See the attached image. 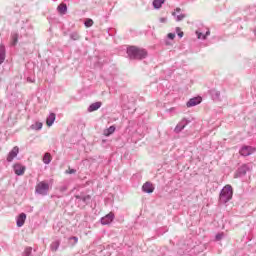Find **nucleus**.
<instances>
[{"label":"nucleus","mask_w":256,"mask_h":256,"mask_svg":"<svg viewBox=\"0 0 256 256\" xmlns=\"http://www.w3.org/2000/svg\"><path fill=\"white\" fill-rule=\"evenodd\" d=\"M127 55L129 59H137L141 61V59H145V57H147V50L137 46H130L127 48Z\"/></svg>","instance_id":"nucleus-1"},{"label":"nucleus","mask_w":256,"mask_h":256,"mask_svg":"<svg viewBox=\"0 0 256 256\" xmlns=\"http://www.w3.org/2000/svg\"><path fill=\"white\" fill-rule=\"evenodd\" d=\"M233 199V187L231 185H226L220 192L219 203L225 204L229 203Z\"/></svg>","instance_id":"nucleus-2"},{"label":"nucleus","mask_w":256,"mask_h":256,"mask_svg":"<svg viewBox=\"0 0 256 256\" xmlns=\"http://www.w3.org/2000/svg\"><path fill=\"white\" fill-rule=\"evenodd\" d=\"M49 189H51V186L47 181H41L36 185V193H38V195H47L49 193Z\"/></svg>","instance_id":"nucleus-3"},{"label":"nucleus","mask_w":256,"mask_h":256,"mask_svg":"<svg viewBox=\"0 0 256 256\" xmlns=\"http://www.w3.org/2000/svg\"><path fill=\"white\" fill-rule=\"evenodd\" d=\"M115 221V213L110 212L100 220L101 225H111Z\"/></svg>","instance_id":"nucleus-4"},{"label":"nucleus","mask_w":256,"mask_h":256,"mask_svg":"<svg viewBox=\"0 0 256 256\" xmlns=\"http://www.w3.org/2000/svg\"><path fill=\"white\" fill-rule=\"evenodd\" d=\"M239 153L242 155V157H249V155H253V153H255V148L251 146H243Z\"/></svg>","instance_id":"nucleus-5"},{"label":"nucleus","mask_w":256,"mask_h":256,"mask_svg":"<svg viewBox=\"0 0 256 256\" xmlns=\"http://www.w3.org/2000/svg\"><path fill=\"white\" fill-rule=\"evenodd\" d=\"M187 125H189V121L187 119H182L177 126L175 127L174 131L175 133H181L182 130L185 129V127H187Z\"/></svg>","instance_id":"nucleus-6"},{"label":"nucleus","mask_w":256,"mask_h":256,"mask_svg":"<svg viewBox=\"0 0 256 256\" xmlns=\"http://www.w3.org/2000/svg\"><path fill=\"white\" fill-rule=\"evenodd\" d=\"M202 101H203V98H201V96L194 97V98H191V99L186 103V106H187V107H195V106L199 105Z\"/></svg>","instance_id":"nucleus-7"},{"label":"nucleus","mask_w":256,"mask_h":256,"mask_svg":"<svg viewBox=\"0 0 256 256\" xmlns=\"http://www.w3.org/2000/svg\"><path fill=\"white\" fill-rule=\"evenodd\" d=\"M17 155H19V147L15 146L7 156L8 163H11Z\"/></svg>","instance_id":"nucleus-8"},{"label":"nucleus","mask_w":256,"mask_h":256,"mask_svg":"<svg viewBox=\"0 0 256 256\" xmlns=\"http://www.w3.org/2000/svg\"><path fill=\"white\" fill-rule=\"evenodd\" d=\"M27 168L20 164V163H16L14 164V172L18 175V176H21V175H25V170Z\"/></svg>","instance_id":"nucleus-9"},{"label":"nucleus","mask_w":256,"mask_h":256,"mask_svg":"<svg viewBox=\"0 0 256 256\" xmlns=\"http://www.w3.org/2000/svg\"><path fill=\"white\" fill-rule=\"evenodd\" d=\"M26 220H27L26 213L19 214V216L16 218L17 227H23V225H25Z\"/></svg>","instance_id":"nucleus-10"},{"label":"nucleus","mask_w":256,"mask_h":256,"mask_svg":"<svg viewBox=\"0 0 256 256\" xmlns=\"http://www.w3.org/2000/svg\"><path fill=\"white\" fill-rule=\"evenodd\" d=\"M142 191H144V193H153V191H155V186H153V183L151 182H146L142 186Z\"/></svg>","instance_id":"nucleus-11"},{"label":"nucleus","mask_w":256,"mask_h":256,"mask_svg":"<svg viewBox=\"0 0 256 256\" xmlns=\"http://www.w3.org/2000/svg\"><path fill=\"white\" fill-rule=\"evenodd\" d=\"M247 171H251L249 165L244 164L240 168H238V177H243V175L247 174Z\"/></svg>","instance_id":"nucleus-12"},{"label":"nucleus","mask_w":256,"mask_h":256,"mask_svg":"<svg viewBox=\"0 0 256 256\" xmlns=\"http://www.w3.org/2000/svg\"><path fill=\"white\" fill-rule=\"evenodd\" d=\"M181 13V8H176L175 12L172 13L174 17H176V21H183L186 17L185 14H179Z\"/></svg>","instance_id":"nucleus-13"},{"label":"nucleus","mask_w":256,"mask_h":256,"mask_svg":"<svg viewBox=\"0 0 256 256\" xmlns=\"http://www.w3.org/2000/svg\"><path fill=\"white\" fill-rule=\"evenodd\" d=\"M57 11L60 15H66L67 14V4L65 3H61L58 7H57Z\"/></svg>","instance_id":"nucleus-14"},{"label":"nucleus","mask_w":256,"mask_h":256,"mask_svg":"<svg viewBox=\"0 0 256 256\" xmlns=\"http://www.w3.org/2000/svg\"><path fill=\"white\" fill-rule=\"evenodd\" d=\"M100 107H101V102H95L89 106L88 111L89 113H93V111H97V109H99Z\"/></svg>","instance_id":"nucleus-15"},{"label":"nucleus","mask_w":256,"mask_h":256,"mask_svg":"<svg viewBox=\"0 0 256 256\" xmlns=\"http://www.w3.org/2000/svg\"><path fill=\"white\" fill-rule=\"evenodd\" d=\"M55 123V113H50V115L46 119V125L48 127H51Z\"/></svg>","instance_id":"nucleus-16"},{"label":"nucleus","mask_w":256,"mask_h":256,"mask_svg":"<svg viewBox=\"0 0 256 256\" xmlns=\"http://www.w3.org/2000/svg\"><path fill=\"white\" fill-rule=\"evenodd\" d=\"M76 199L83 201V203H89L91 201V195H76Z\"/></svg>","instance_id":"nucleus-17"},{"label":"nucleus","mask_w":256,"mask_h":256,"mask_svg":"<svg viewBox=\"0 0 256 256\" xmlns=\"http://www.w3.org/2000/svg\"><path fill=\"white\" fill-rule=\"evenodd\" d=\"M5 61V45H0V65Z\"/></svg>","instance_id":"nucleus-18"},{"label":"nucleus","mask_w":256,"mask_h":256,"mask_svg":"<svg viewBox=\"0 0 256 256\" xmlns=\"http://www.w3.org/2000/svg\"><path fill=\"white\" fill-rule=\"evenodd\" d=\"M196 35L198 37V39H207V37H209V35H211V31L207 30L206 33L203 35V33L196 31Z\"/></svg>","instance_id":"nucleus-19"},{"label":"nucleus","mask_w":256,"mask_h":256,"mask_svg":"<svg viewBox=\"0 0 256 256\" xmlns=\"http://www.w3.org/2000/svg\"><path fill=\"white\" fill-rule=\"evenodd\" d=\"M115 126H110L108 129L104 130L105 137H109V135H113L115 133Z\"/></svg>","instance_id":"nucleus-20"},{"label":"nucleus","mask_w":256,"mask_h":256,"mask_svg":"<svg viewBox=\"0 0 256 256\" xmlns=\"http://www.w3.org/2000/svg\"><path fill=\"white\" fill-rule=\"evenodd\" d=\"M11 39H12L11 45H12V47H15V45H17V43L19 41V34H17V33L12 34Z\"/></svg>","instance_id":"nucleus-21"},{"label":"nucleus","mask_w":256,"mask_h":256,"mask_svg":"<svg viewBox=\"0 0 256 256\" xmlns=\"http://www.w3.org/2000/svg\"><path fill=\"white\" fill-rule=\"evenodd\" d=\"M59 245H61V242L59 240L52 242L50 245L51 251H57V249H59Z\"/></svg>","instance_id":"nucleus-22"},{"label":"nucleus","mask_w":256,"mask_h":256,"mask_svg":"<svg viewBox=\"0 0 256 256\" xmlns=\"http://www.w3.org/2000/svg\"><path fill=\"white\" fill-rule=\"evenodd\" d=\"M43 163H45V165H49V163H51V154L50 153H45V155L43 157Z\"/></svg>","instance_id":"nucleus-23"},{"label":"nucleus","mask_w":256,"mask_h":256,"mask_svg":"<svg viewBox=\"0 0 256 256\" xmlns=\"http://www.w3.org/2000/svg\"><path fill=\"white\" fill-rule=\"evenodd\" d=\"M165 3V1H153L152 5L154 9H161V6Z\"/></svg>","instance_id":"nucleus-24"},{"label":"nucleus","mask_w":256,"mask_h":256,"mask_svg":"<svg viewBox=\"0 0 256 256\" xmlns=\"http://www.w3.org/2000/svg\"><path fill=\"white\" fill-rule=\"evenodd\" d=\"M210 93H211L213 99H219V97L221 95V92L217 91V90H211Z\"/></svg>","instance_id":"nucleus-25"},{"label":"nucleus","mask_w":256,"mask_h":256,"mask_svg":"<svg viewBox=\"0 0 256 256\" xmlns=\"http://www.w3.org/2000/svg\"><path fill=\"white\" fill-rule=\"evenodd\" d=\"M71 39L73 41H79V39H81V36H79V33L77 32H73L71 35H70Z\"/></svg>","instance_id":"nucleus-26"},{"label":"nucleus","mask_w":256,"mask_h":256,"mask_svg":"<svg viewBox=\"0 0 256 256\" xmlns=\"http://www.w3.org/2000/svg\"><path fill=\"white\" fill-rule=\"evenodd\" d=\"M32 129H36V131H39L40 129H43V123L36 122L35 125H32Z\"/></svg>","instance_id":"nucleus-27"},{"label":"nucleus","mask_w":256,"mask_h":256,"mask_svg":"<svg viewBox=\"0 0 256 256\" xmlns=\"http://www.w3.org/2000/svg\"><path fill=\"white\" fill-rule=\"evenodd\" d=\"M32 251H33V248L27 247V248L24 250L23 256H31Z\"/></svg>","instance_id":"nucleus-28"},{"label":"nucleus","mask_w":256,"mask_h":256,"mask_svg":"<svg viewBox=\"0 0 256 256\" xmlns=\"http://www.w3.org/2000/svg\"><path fill=\"white\" fill-rule=\"evenodd\" d=\"M85 27H93V20L92 19H86L84 22Z\"/></svg>","instance_id":"nucleus-29"},{"label":"nucleus","mask_w":256,"mask_h":256,"mask_svg":"<svg viewBox=\"0 0 256 256\" xmlns=\"http://www.w3.org/2000/svg\"><path fill=\"white\" fill-rule=\"evenodd\" d=\"M70 241L74 242V245H77V243L79 242V238H77V236H72L69 238Z\"/></svg>","instance_id":"nucleus-30"},{"label":"nucleus","mask_w":256,"mask_h":256,"mask_svg":"<svg viewBox=\"0 0 256 256\" xmlns=\"http://www.w3.org/2000/svg\"><path fill=\"white\" fill-rule=\"evenodd\" d=\"M224 237V234L223 233H218L216 235V241H221V239Z\"/></svg>","instance_id":"nucleus-31"},{"label":"nucleus","mask_w":256,"mask_h":256,"mask_svg":"<svg viewBox=\"0 0 256 256\" xmlns=\"http://www.w3.org/2000/svg\"><path fill=\"white\" fill-rule=\"evenodd\" d=\"M176 32H177V34H178V37H183V31H181V29L180 28H176Z\"/></svg>","instance_id":"nucleus-32"},{"label":"nucleus","mask_w":256,"mask_h":256,"mask_svg":"<svg viewBox=\"0 0 256 256\" xmlns=\"http://www.w3.org/2000/svg\"><path fill=\"white\" fill-rule=\"evenodd\" d=\"M168 39H171V40L175 39V33H169Z\"/></svg>","instance_id":"nucleus-33"},{"label":"nucleus","mask_w":256,"mask_h":256,"mask_svg":"<svg viewBox=\"0 0 256 256\" xmlns=\"http://www.w3.org/2000/svg\"><path fill=\"white\" fill-rule=\"evenodd\" d=\"M77 171L75 169H70L69 171H67V173H69L70 175H73V173H76Z\"/></svg>","instance_id":"nucleus-34"},{"label":"nucleus","mask_w":256,"mask_h":256,"mask_svg":"<svg viewBox=\"0 0 256 256\" xmlns=\"http://www.w3.org/2000/svg\"><path fill=\"white\" fill-rule=\"evenodd\" d=\"M160 23H167V18H160Z\"/></svg>","instance_id":"nucleus-35"},{"label":"nucleus","mask_w":256,"mask_h":256,"mask_svg":"<svg viewBox=\"0 0 256 256\" xmlns=\"http://www.w3.org/2000/svg\"><path fill=\"white\" fill-rule=\"evenodd\" d=\"M155 1H164V0H155Z\"/></svg>","instance_id":"nucleus-36"}]
</instances>
